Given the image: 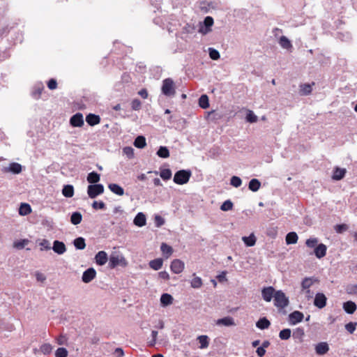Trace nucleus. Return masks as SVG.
I'll list each match as a JSON object with an SVG mask.
<instances>
[{"label": "nucleus", "mask_w": 357, "mask_h": 357, "mask_svg": "<svg viewBox=\"0 0 357 357\" xmlns=\"http://www.w3.org/2000/svg\"><path fill=\"white\" fill-rule=\"evenodd\" d=\"M199 106L202 109H207L209 107V100L207 95L203 94L199 97Z\"/></svg>", "instance_id": "a19ab883"}, {"label": "nucleus", "mask_w": 357, "mask_h": 357, "mask_svg": "<svg viewBox=\"0 0 357 357\" xmlns=\"http://www.w3.org/2000/svg\"><path fill=\"white\" fill-rule=\"evenodd\" d=\"M270 326H271V322L266 317L260 318L256 322L257 328H258L261 330L267 329Z\"/></svg>", "instance_id": "a878e982"}, {"label": "nucleus", "mask_w": 357, "mask_h": 357, "mask_svg": "<svg viewBox=\"0 0 357 357\" xmlns=\"http://www.w3.org/2000/svg\"><path fill=\"white\" fill-rule=\"evenodd\" d=\"M216 324L218 326L222 325L225 326H231L236 325L234 319L229 316L218 319Z\"/></svg>", "instance_id": "5701e85b"}, {"label": "nucleus", "mask_w": 357, "mask_h": 357, "mask_svg": "<svg viewBox=\"0 0 357 357\" xmlns=\"http://www.w3.org/2000/svg\"><path fill=\"white\" fill-rule=\"evenodd\" d=\"M208 54L210 58L213 60H218L220 56L219 52L213 47L208 48Z\"/></svg>", "instance_id": "5fc2aeb1"}, {"label": "nucleus", "mask_w": 357, "mask_h": 357, "mask_svg": "<svg viewBox=\"0 0 357 357\" xmlns=\"http://www.w3.org/2000/svg\"><path fill=\"white\" fill-rule=\"evenodd\" d=\"M346 172V169L337 167L333 169L332 178L335 181H340L345 176Z\"/></svg>", "instance_id": "412c9836"}, {"label": "nucleus", "mask_w": 357, "mask_h": 357, "mask_svg": "<svg viewBox=\"0 0 357 357\" xmlns=\"http://www.w3.org/2000/svg\"><path fill=\"white\" fill-rule=\"evenodd\" d=\"M318 239L317 238H310L307 239L305 244L308 248H316L318 245Z\"/></svg>", "instance_id": "680f3d73"}, {"label": "nucleus", "mask_w": 357, "mask_h": 357, "mask_svg": "<svg viewBox=\"0 0 357 357\" xmlns=\"http://www.w3.org/2000/svg\"><path fill=\"white\" fill-rule=\"evenodd\" d=\"M197 340L199 341V343L200 344L199 348L200 349H205L208 347L209 344V338L207 335H199L197 337Z\"/></svg>", "instance_id": "37998d69"}, {"label": "nucleus", "mask_w": 357, "mask_h": 357, "mask_svg": "<svg viewBox=\"0 0 357 357\" xmlns=\"http://www.w3.org/2000/svg\"><path fill=\"white\" fill-rule=\"evenodd\" d=\"M206 119L208 121L216 122L219 119L222 118V115L219 113H217L215 110H211L210 112H206Z\"/></svg>", "instance_id": "2f4dec72"}, {"label": "nucleus", "mask_w": 357, "mask_h": 357, "mask_svg": "<svg viewBox=\"0 0 357 357\" xmlns=\"http://www.w3.org/2000/svg\"><path fill=\"white\" fill-rule=\"evenodd\" d=\"M22 166L17 162H11L9 166L4 167L1 169V172L3 173L11 172L14 174H18L22 172Z\"/></svg>", "instance_id": "6e6552de"}, {"label": "nucleus", "mask_w": 357, "mask_h": 357, "mask_svg": "<svg viewBox=\"0 0 357 357\" xmlns=\"http://www.w3.org/2000/svg\"><path fill=\"white\" fill-rule=\"evenodd\" d=\"M62 194L67 198H70L74 195V187L72 185H65L62 189Z\"/></svg>", "instance_id": "c9c22d12"}, {"label": "nucleus", "mask_w": 357, "mask_h": 357, "mask_svg": "<svg viewBox=\"0 0 357 357\" xmlns=\"http://www.w3.org/2000/svg\"><path fill=\"white\" fill-rule=\"evenodd\" d=\"M329 351V346L327 342H321L316 344L315 352L318 355H324Z\"/></svg>", "instance_id": "a211bd4d"}, {"label": "nucleus", "mask_w": 357, "mask_h": 357, "mask_svg": "<svg viewBox=\"0 0 357 357\" xmlns=\"http://www.w3.org/2000/svg\"><path fill=\"white\" fill-rule=\"evenodd\" d=\"M214 20L211 16H207L204 18V21L200 23L199 32L202 34H206L211 31V27L213 25Z\"/></svg>", "instance_id": "423d86ee"}, {"label": "nucleus", "mask_w": 357, "mask_h": 357, "mask_svg": "<svg viewBox=\"0 0 357 357\" xmlns=\"http://www.w3.org/2000/svg\"><path fill=\"white\" fill-rule=\"evenodd\" d=\"M73 243L77 250H84L86 248L85 239L83 237L75 238Z\"/></svg>", "instance_id": "f704fd0d"}, {"label": "nucleus", "mask_w": 357, "mask_h": 357, "mask_svg": "<svg viewBox=\"0 0 357 357\" xmlns=\"http://www.w3.org/2000/svg\"><path fill=\"white\" fill-rule=\"evenodd\" d=\"M234 204L230 199L225 201L220 206V209L222 211H228L233 208Z\"/></svg>", "instance_id": "8fccbe9b"}, {"label": "nucleus", "mask_w": 357, "mask_h": 357, "mask_svg": "<svg viewBox=\"0 0 357 357\" xmlns=\"http://www.w3.org/2000/svg\"><path fill=\"white\" fill-rule=\"evenodd\" d=\"M134 224L137 227H143L146 224V215L142 212H139L134 218Z\"/></svg>", "instance_id": "4be33fe9"}, {"label": "nucleus", "mask_w": 357, "mask_h": 357, "mask_svg": "<svg viewBox=\"0 0 357 357\" xmlns=\"http://www.w3.org/2000/svg\"><path fill=\"white\" fill-rule=\"evenodd\" d=\"M43 90H44V86L43 85L42 83L35 85L33 90L31 92V96L34 99L38 100L40 98Z\"/></svg>", "instance_id": "393cba45"}, {"label": "nucleus", "mask_w": 357, "mask_h": 357, "mask_svg": "<svg viewBox=\"0 0 357 357\" xmlns=\"http://www.w3.org/2000/svg\"><path fill=\"white\" fill-rule=\"evenodd\" d=\"M246 121L249 123H255L257 121V116L252 111L249 110L246 115Z\"/></svg>", "instance_id": "4d7b16f0"}, {"label": "nucleus", "mask_w": 357, "mask_h": 357, "mask_svg": "<svg viewBox=\"0 0 357 357\" xmlns=\"http://www.w3.org/2000/svg\"><path fill=\"white\" fill-rule=\"evenodd\" d=\"M92 207L93 208L96 209V210H98V209H101V210H104L106 208V205L105 204L102 202V201H94L92 204Z\"/></svg>", "instance_id": "052dcab7"}, {"label": "nucleus", "mask_w": 357, "mask_h": 357, "mask_svg": "<svg viewBox=\"0 0 357 357\" xmlns=\"http://www.w3.org/2000/svg\"><path fill=\"white\" fill-rule=\"evenodd\" d=\"M327 247L324 243H319L314 248V253L318 259H321L326 256Z\"/></svg>", "instance_id": "6ab92c4d"}, {"label": "nucleus", "mask_w": 357, "mask_h": 357, "mask_svg": "<svg viewBox=\"0 0 357 357\" xmlns=\"http://www.w3.org/2000/svg\"><path fill=\"white\" fill-rule=\"evenodd\" d=\"M342 308L346 313L352 314L356 310L357 305L354 301H348L343 303Z\"/></svg>", "instance_id": "f3484780"}, {"label": "nucleus", "mask_w": 357, "mask_h": 357, "mask_svg": "<svg viewBox=\"0 0 357 357\" xmlns=\"http://www.w3.org/2000/svg\"><path fill=\"white\" fill-rule=\"evenodd\" d=\"M161 91L167 97H174L176 94V87L172 78H166L162 81Z\"/></svg>", "instance_id": "f257e3e1"}, {"label": "nucleus", "mask_w": 357, "mask_h": 357, "mask_svg": "<svg viewBox=\"0 0 357 357\" xmlns=\"http://www.w3.org/2000/svg\"><path fill=\"white\" fill-rule=\"evenodd\" d=\"M242 240L246 246L252 247L255 245L257 239L254 234H251L248 236H243Z\"/></svg>", "instance_id": "e433bc0d"}, {"label": "nucleus", "mask_w": 357, "mask_h": 357, "mask_svg": "<svg viewBox=\"0 0 357 357\" xmlns=\"http://www.w3.org/2000/svg\"><path fill=\"white\" fill-rule=\"evenodd\" d=\"M29 241L28 239H22L17 241L14 242L13 246L14 248L22 250L23 249L28 243Z\"/></svg>", "instance_id": "3c124183"}, {"label": "nucleus", "mask_w": 357, "mask_h": 357, "mask_svg": "<svg viewBox=\"0 0 357 357\" xmlns=\"http://www.w3.org/2000/svg\"><path fill=\"white\" fill-rule=\"evenodd\" d=\"M185 264L183 261L180 259H174L170 265L171 271L176 274L181 273L184 269Z\"/></svg>", "instance_id": "f8f14e48"}, {"label": "nucleus", "mask_w": 357, "mask_h": 357, "mask_svg": "<svg viewBox=\"0 0 357 357\" xmlns=\"http://www.w3.org/2000/svg\"><path fill=\"white\" fill-rule=\"evenodd\" d=\"M52 349L53 347L49 343L43 344L40 347V351L45 355L50 354L52 352Z\"/></svg>", "instance_id": "de8ad7c7"}, {"label": "nucleus", "mask_w": 357, "mask_h": 357, "mask_svg": "<svg viewBox=\"0 0 357 357\" xmlns=\"http://www.w3.org/2000/svg\"><path fill=\"white\" fill-rule=\"evenodd\" d=\"M156 154L161 158H167L169 157V151L167 146H160L157 151Z\"/></svg>", "instance_id": "ea45409f"}, {"label": "nucleus", "mask_w": 357, "mask_h": 357, "mask_svg": "<svg viewBox=\"0 0 357 357\" xmlns=\"http://www.w3.org/2000/svg\"><path fill=\"white\" fill-rule=\"evenodd\" d=\"M173 297L167 293H164L160 296V304L163 307H167L173 303Z\"/></svg>", "instance_id": "b1692460"}, {"label": "nucleus", "mask_w": 357, "mask_h": 357, "mask_svg": "<svg viewBox=\"0 0 357 357\" xmlns=\"http://www.w3.org/2000/svg\"><path fill=\"white\" fill-rule=\"evenodd\" d=\"M291 330L289 328H284L280 331L279 337L282 340H287L291 337Z\"/></svg>", "instance_id": "09e8293b"}, {"label": "nucleus", "mask_w": 357, "mask_h": 357, "mask_svg": "<svg viewBox=\"0 0 357 357\" xmlns=\"http://www.w3.org/2000/svg\"><path fill=\"white\" fill-rule=\"evenodd\" d=\"M347 291L350 294H357V284H350L347 287Z\"/></svg>", "instance_id": "338daca9"}, {"label": "nucleus", "mask_w": 357, "mask_h": 357, "mask_svg": "<svg viewBox=\"0 0 357 357\" xmlns=\"http://www.w3.org/2000/svg\"><path fill=\"white\" fill-rule=\"evenodd\" d=\"M68 351L64 347H59L55 351L56 357H68Z\"/></svg>", "instance_id": "6e6d98bb"}, {"label": "nucleus", "mask_w": 357, "mask_h": 357, "mask_svg": "<svg viewBox=\"0 0 357 357\" xmlns=\"http://www.w3.org/2000/svg\"><path fill=\"white\" fill-rule=\"evenodd\" d=\"M104 192V186L102 184H91L87 187V194L91 199H94Z\"/></svg>", "instance_id": "39448f33"}, {"label": "nucleus", "mask_w": 357, "mask_h": 357, "mask_svg": "<svg viewBox=\"0 0 357 357\" xmlns=\"http://www.w3.org/2000/svg\"><path fill=\"white\" fill-rule=\"evenodd\" d=\"M279 44L282 48L286 50L292 48V44L291 41L284 36H282L280 38Z\"/></svg>", "instance_id": "58836bf2"}, {"label": "nucleus", "mask_w": 357, "mask_h": 357, "mask_svg": "<svg viewBox=\"0 0 357 357\" xmlns=\"http://www.w3.org/2000/svg\"><path fill=\"white\" fill-rule=\"evenodd\" d=\"M192 176L190 169H181L177 171L174 176L173 181L178 185L187 183Z\"/></svg>", "instance_id": "f03ea898"}, {"label": "nucleus", "mask_w": 357, "mask_h": 357, "mask_svg": "<svg viewBox=\"0 0 357 357\" xmlns=\"http://www.w3.org/2000/svg\"><path fill=\"white\" fill-rule=\"evenodd\" d=\"M86 121L89 126H94L100 123V117L99 115L90 113L86 115Z\"/></svg>", "instance_id": "aec40b11"}, {"label": "nucleus", "mask_w": 357, "mask_h": 357, "mask_svg": "<svg viewBox=\"0 0 357 357\" xmlns=\"http://www.w3.org/2000/svg\"><path fill=\"white\" fill-rule=\"evenodd\" d=\"M319 280L316 278L314 277H306L301 282V288L302 290H307V292L309 293V288L313 285L314 282H318Z\"/></svg>", "instance_id": "2eb2a0df"}, {"label": "nucleus", "mask_w": 357, "mask_h": 357, "mask_svg": "<svg viewBox=\"0 0 357 357\" xmlns=\"http://www.w3.org/2000/svg\"><path fill=\"white\" fill-rule=\"evenodd\" d=\"M305 335L304 329L303 328H297L293 333L295 338H302Z\"/></svg>", "instance_id": "69168bd1"}, {"label": "nucleus", "mask_w": 357, "mask_h": 357, "mask_svg": "<svg viewBox=\"0 0 357 357\" xmlns=\"http://www.w3.org/2000/svg\"><path fill=\"white\" fill-rule=\"evenodd\" d=\"M134 146L138 149H143L146 146V138L143 135L137 136L134 141Z\"/></svg>", "instance_id": "72a5a7b5"}, {"label": "nucleus", "mask_w": 357, "mask_h": 357, "mask_svg": "<svg viewBox=\"0 0 357 357\" xmlns=\"http://www.w3.org/2000/svg\"><path fill=\"white\" fill-rule=\"evenodd\" d=\"M276 290L272 287H265L261 289L262 298L266 301H271L272 298H274Z\"/></svg>", "instance_id": "0eeeda50"}, {"label": "nucleus", "mask_w": 357, "mask_h": 357, "mask_svg": "<svg viewBox=\"0 0 357 357\" xmlns=\"http://www.w3.org/2000/svg\"><path fill=\"white\" fill-rule=\"evenodd\" d=\"M312 86L309 84H304L301 85L300 93L302 96L309 95L312 92Z\"/></svg>", "instance_id": "a18cd8bd"}, {"label": "nucleus", "mask_w": 357, "mask_h": 357, "mask_svg": "<svg viewBox=\"0 0 357 357\" xmlns=\"http://www.w3.org/2000/svg\"><path fill=\"white\" fill-rule=\"evenodd\" d=\"M128 263L123 256H119L117 255H111L109 259V267L110 268H114L117 266L126 267Z\"/></svg>", "instance_id": "20e7f679"}, {"label": "nucleus", "mask_w": 357, "mask_h": 357, "mask_svg": "<svg viewBox=\"0 0 357 357\" xmlns=\"http://www.w3.org/2000/svg\"><path fill=\"white\" fill-rule=\"evenodd\" d=\"M163 264V259L162 258H157L149 261V265L150 268L155 271L160 269Z\"/></svg>", "instance_id": "7c9ffc66"}, {"label": "nucleus", "mask_w": 357, "mask_h": 357, "mask_svg": "<svg viewBox=\"0 0 357 357\" xmlns=\"http://www.w3.org/2000/svg\"><path fill=\"white\" fill-rule=\"evenodd\" d=\"M39 245L41 246L40 250H50L51 249L50 243L47 239H43L40 243Z\"/></svg>", "instance_id": "bf43d9fd"}, {"label": "nucleus", "mask_w": 357, "mask_h": 357, "mask_svg": "<svg viewBox=\"0 0 357 357\" xmlns=\"http://www.w3.org/2000/svg\"><path fill=\"white\" fill-rule=\"evenodd\" d=\"M31 213V207L27 203H21L19 208V214L24 216Z\"/></svg>", "instance_id": "c85d7f7f"}, {"label": "nucleus", "mask_w": 357, "mask_h": 357, "mask_svg": "<svg viewBox=\"0 0 357 357\" xmlns=\"http://www.w3.org/2000/svg\"><path fill=\"white\" fill-rule=\"evenodd\" d=\"M298 239V235L294 231H290L286 235L285 241L287 245L295 244Z\"/></svg>", "instance_id": "473e14b6"}, {"label": "nucleus", "mask_w": 357, "mask_h": 357, "mask_svg": "<svg viewBox=\"0 0 357 357\" xmlns=\"http://www.w3.org/2000/svg\"><path fill=\"white\" fill-rule=\"evenodd\" d=\"M96 270L93 268L91 267L84 271L82 276V280L84 283H89L96 278Z\"/></svg>", "instance_id": "9b49d317"}, {"label": "nucleus", "mask_w": 357, "mask_h": 357, "mask_svg": "<svg viewBox=\"0 0 357 357\" xmlns=\"http://www.w3.org/2000/svg\"><path fill=\"white\" fill-rule=\"evenodd\" d=\"M304 318L303 312L295 310L289 314V322L291 325H296L301 323Z\"/></svg>", "instance_id": "1a4fd4ad"}, {"label": "nucleus", "mask_w": 357, "mask_h": 357, "mask_svg": "<svg viewBox=\"0 0 357 357\" xmlns=\"http://www.w3.org/2000/svg\"><path fill=\"white\" fill-rule=\"evenodd\" d=\"M191 287L195 289L200 288L202 286V280L199 277H195L191 280Z\"/></svg>", "instance_id": "603ef678"}, {"label": "nucleus", "mask_w": 357, "mask_h": 357, "mask_svg": "<svg viewBox=\"0 0 357 357\" xmlns=\"http://www.w3.org/2000/svg\"><path fill=\"white\" fill-rule=\"evenodd\" d=\"M289 303V298L282 290L276 291L274 296V305L279 308H284Z\"/></svg>", "instance_id": "7ed1b4c3"}, {"label": "nucleus", "mask_w": 357, "mask_h": 357, "mask_svg": "<svg viewBox=\"0 0 357 357\" xmlns=\"http://www.w3.org/2000/svg\"><path fill=\"white\" fill-rule=\"evenodd\" d=\"M109 189L115 195L122 196L124 194V189L116 183H110L108 185Z\"/></svg>", "instance_id": "bb28decb"}, {"label": "nucleus", "mask_w": 357, "mask_h": 357, "mask_svg": "<svg viewBox=\"0 0 357 357\" xmlns=\"http://www.w3.org/2000/svg\"><path fill=\"white\" fill-rule=\"evenodd\" d=\"M82 215L81 213L78 211L73 212L70 216V222L74 225L79 224L82 222Z\"/></svg>", "instance_id": "79ce46f5"}, {"label": "nucleus", "mask_w": 357, "mask_h": 357, "mask_svg": "<svg viewBox=\"0 0 357 357\" xmlns=\"http://www.w3.org/2000/svg\"><path fill=\"white\" fill-rule=\"evenodd\" d=\"M123 153L129 159L132 158L134 157V149L131 146H126V147H124L123 149Z\"/></svg>", "instance_id": "13d9d810"}, {"label": "nucleus", "mask_w": 357, "mask_h": 357, "mask_svg": "<svg viewBox=\"0 0 357 357\" xmlns=\"http://www.w3.org/2000/svg\"><path fill=\"white\" fill-rule=\"evenodd\" d=\"M160 250L166 258H168L173 253V248L165 243L161 244Z\"/></svg>", "instance_id": "4c0bfd02"}, {"label": "nucleus", "mask_w": 357, "mask_h": 357, "mask_svg": "<svg viewBox=\"0 0 357 357\" xmlns=\"http://www.w3.org/2000/svg\"><path fill=\"white\" fill-rule=\"evenodd\" d=\"M230 184L235 188H238L242 184V180L237 176H233L230 179Z\"/></svg>", "instance_id": "864d4df0"}, {"label": "nucleus", "mask_w": 357, "mask_h": 357, "mask_svg": "<svg viewBox=\"0 0 357 357\" xmlns=\"http://www.w3.org/2000/svg\"><path fill=\"white\" fill-rule=\"evenodd\" d=\"M357 326V322H349L345 325V329L351 334H352L355 330L356 327Z\"/></svg>", "instance_id": "e2e57ef3"}, {"label": "nucleus", "mask_w": 357, "mask_h": 357, "mask_svg": "<svg viewBox=\"0 0 357 357\" xmlns=\"http://www.w3.org/2000/svg\"><path fill=\"white\" fill-rule=\"evenodd\" d=\"M261 187V182L257 178H252L248 183V189L252 192H257Z\"/></svg>", "instance_id": "c756f323"}, {"label": "nucleus", "mask_w": 357, "mask_h": 357, "mask_svg": "<svg viewBox=\"0 0 357 357\" xmlns=\"http://www.w3.org/2000/svg\"><path fill=\"white\" fill-rule=\"evenodd\" d=\"M51 248L58 255H63L66 252V246L65 243L59 240L54 241L53 246Z\"/></svg>", "instance_id": "4468645a"}, {"label": "nucleus", "mask_w": 357, "mask_h": 357, "mask_svg": "<svg viewBox=\"0 0 357 357\" xmlns=\"http://www.w3.org/2000/svg\"><path fill=\"white\" fill-rule=\"evenodd\" d=\"M107 260V254L105 251H99L95 256L96 263L99 266L105 265Z\"/></svg>", "instance_id": "dca6fc26"}, {"label": "nucleus", "mask_w": 357, "mask_h": 357, "mask_svg": "<svg viewBox=\"0 0 357 357\" xmlns=\"http://www.w3.org/2000/svg\"><path fill=\"white\" fill-rule=\"evenodd\" d=\"M141 106H142V103H141V101L137 99V98H135L134 100H132L131 102V107L133 110H139L141 108Z\"/></svg>", "instance_id": "0e129e2a"}, {"label": "nucleus", "mask_w": 357, "mask_h": 357, "mask_svg": "<svg viewBox=\"0 0 357 357\" xmlns=\"http://www.w3.org/2000/svg\"><path fill=\"white\" fill-rule=\"evenodd\" d=\"M348 229V225L346 224L337 225L335 226V231L337 233H342Z\"/></svg>", "instance_id": "774afa93"}, {"label": "nucleus", "mask_w": 357, "mask_h": 357, "mask_svg": "<svg viewBox=\"0 0 357 357\" xmlns=\"http://www.w3.org/2000/svg\"><path fill=\"white\" fill-rule=\"evenodd\" d=\"M326 301L327 298L323 293H317L314 299V305L317 307L322 309L326 305Z\"/></svg>", "instance_id": "ddd939ff"}, {"label": "nucleus", "mask_w": 357, "mask_h": 357, "mask_svg": "<svg viewBox=\"0 0 357 357\" xmlns=\"http://www.w3.org/2000/svg\"><path fill=\"white\" fill-rule=\"evenodd\" d=\"M84 123L83 114L80 112H77L70 119V125L73 127H82Z\"/></svg>", "instance_id": "9d476101"}, {"label": "nucleus", "mask_w": 357, "mask_h": 357, "mask_svg": "<svg viewBox=\"0 0 357 357\" xmlns=\"http://www.w3.org/2000/svg\"><path fill=\"white\" fill-rule=\"evenodd\" d=\"M266 234L270 238H275L278 235V227L270 225L266 229Z\"/></svg>", "instance_id": "c03bdc74"}, {"label": "nucleus", "mask_w": 357, "mask_h": 357, "mask_svg": "<svg viewBox=\"0 0 357 357\" xmlns=\"http://www.w3.org/2000/svg\"><path fill=\"white\" fill-rule=\"evenodd\" d=\"M100 175L96 172H91L88 174L86 180L91 184H98L100 181Z\"/></svg>", "instance_id": "cd10ccee"}, {"label": "nucleus", "mask_w": 357, "mask_h": 357, "mask_svg": "<svg viewBox=\"0 0 357 357\" xmlns=\"http://www.w3.org/2000/svg\"><path fill=\"white\" fill-rule=\"evenodd\" d=\"M172 171L170 169H160V176L164 181L169 180L172 178Z\"/></svg>", "instance_id": "49530a36"}]
</instances>
